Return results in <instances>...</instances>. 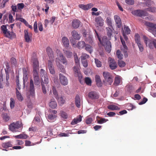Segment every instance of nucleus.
Segmentation results:
<instances>
[{
	"label": "nucleus",
	"mask_w": 156,
	"mask_h": 156,
	"mask_svg": "<svg viewBox=\"0 0 156 156\" xmlns=\"http://www.w3.org/2000/svg\"><path fill=\"white\" fill-rule=\"evenodd\" d=\"M96 36L101 45L104 46L106 50L109 53L111 50V44L110 42L107 40L106 37H103L100 38L97 32L95 31Z\"/></svg>",
	"instance_id": "obj_1"
},
{
	"label": "nucleus",
	"mask_w": 156,
	"mask_h": 156,
	"mask_svg": "<svg viewBox=\"0 0 156 156\" xmlns=\"http://www.w3.org/2000/svg\"><path fill=\"white\" fill-rule=\"evenodd\" d=\"M22 126V123L21 122L16 121L11 124L9 126V129L13 132H20V129Z\"/></svg>",
	"instance_id": "obj_2"
},
{
	"label": "nucleus",
	"mask_w": 156,
	"mask_h": 156,
	"mask_svg": "<svg viewBox=\"0 0 156 156\" xmlns=\"http://www.w3.org/2000/svg\"><path fill=\"white\" fill-rule=\"evenodd\" d=\"M56 62L57 67L60 68L62 67V63L64 64H66V60L62 54L60 53L59 54H58L56 60Z\"/></svg>",
	"instance_id": "obj_3"
},
{
	"label": "nucleus",
	"mask_w": 156,
	"mask_h": 156,
	"mask_svg": "<svg viewBox=\"0 0 156 156\" xmlns=\"http://www.w3.org/2000/svg\"><path fill=\"white\" fill-rule=\"evenodd\" d=\"M46 51L49 58V60L48 63V68H51L53 67L52 62L54 60L53 52L51 48L49 47L47 48Z\"/></svg>",
	"instance_id": "obj_4"
},
{
	"label": "nucleus",
	"mask_w": 156,
	"mask_h": 156,
	"mask_svg": "<svg viewBox=\"0 0 156 156\" xmlns=\"http://www.w3.org/2000/svg\"><path fill=\"white\" fill-rule=\"evenodd\" d=\"M103 74L105 81L108 84L111 85L113 80V77L112 75L108 72H103Z\"/></svg>",
	"instance_id": "obj_5"
},
{
	"label": "nucleus",
	"mask_w": 156,
	"mask_h": 156,
	"mask_svg": "<svg viewBox=\"0 0 156 156\" xmlns=\"http://www.w3.org/2000/svg\"><path fill=\"white\" fill-rule=\"evenodd\" d=\"M83 36L84 37V39L86 42L90 43H92L93 42L92 37L90 34V30H83Z\"/></svg>",
	"instance_id": "obj_6"
},
{
	"label": "nucleus",
	"mask_w": 156,
	"mask_h": 156,
	"mask_svg": "<svg viewBox=\"0 0 156 156\" xmlns=\"http://www.w3.org/2000/svg\"><path fill=\"white\" fill-rule=\"evenodd\" d=\"M34 94V89L33 81L32 79L30 80V90L27 93V95L28 98L33 96Z\"/></svg>",
	"instance_id": "obj_7"
},
{
	"label": "nucleus",
	"mask_w": 156,
	"mask_h": 156,
	"mask_svg": "<svg viewBox=\"0 0 156 156\" xmlns=\"http://www.w3.org/2000/svg\"><path fill=\"white\" fill-rule=\"evenodd\" d=\"M131 12L134 15L140 17L144 16H147L148 14L146 11L139 10H133Z\"/></svg>",
	"instance_id": "obj_8"
},
{
	"label": "nucleus",
	"mask_w": 156,
	"mask_h": 156,
	"mask_svg": "<svg viewBox=\"0 0 156 156\" xmlns=\"http://www.w3.org/2000/svg\"><path fill=\"white\" fill-rule=\"evenodd\" d=\"M120 40L122 44V46L121 47V50L123 52L124 56L125 58H126L128 56V54L127 53V48L126 46L125 41L122 39L121 37H120Z\"/></svg>",
	"instance_id": "obj_9"
},
{
	"label": "nucleus",
	"mask_w": 156,
	"mask_h": 156,
	"mask_svg": "<svg viewBox=\"0 0 156 156\" xmlns=\"http://www.w3.org/2000/svg\"><path fill=\"white\" fill-rule=\"evenodd\" d=\"M130 31V30L128 27L126 25L124 26L122 28V34L125 41H127L128 39L126 35L129 34Z\"/></svg>",
	"instance_id": "obj_10"
},
{
	"label": "nucleus",
	"mask_w": 156,
	"mask_h": 156,
	"mask_svg": "<svg viewBox=\"0 0 156 156\" xmlns=\"http://www.w3.org/2000/svg\"><path fill=\"white\" fill-rule=\"evenodd\" d=\"M33 75L34 83L38 85L40 83V79L38 72L36 69H34L33 71Z\"/></svg>",
	"instance_id": "obj_11"
},
{
	"label": "nucleus",
	"mask_w": 156,
	"mask_h": 156,
	"mask_svg": "<svg viewBox=\"0 0 156 156\" xmlns=\"http://www.w3.org/2000/svg\"><path fill=\"white\" fill-rule=\"evenodd\" d=\"M89 98L91 100L97 99L99 97V94L95 91H91L89 92L88 95Z\"/></svg>",
	"instance_id": "obj_12"
},
{
	"label": "nucleus",
	"mask_w": 156,
	"mask_h": 156,
	"mask_svg": "<svg viewBox=\"0 0 156 156\" xmlns=\"http://www.w3.org/2000/svg\"><path fill=\"white\" fill-rule=\"evenodd\" d=\"M70 42L74 47H77L80 49L83 48L85 45V43L83 41H79L77 45L75 44L76 43L75 41L74 40H70Z\"/></svg>",
	"instance_id": "obj_13"
},
{
	"label": "nucleus",
	"mask_w": 156,
	"mask_h": 156,
	"mask_svg": "<svg viewBox=\"0 0 156 156\" xmlns=\"http://www.w3.org/2000/svg\"><path fill=\"white\" fill-rule=\"evenodd\" d=\"M95 21V25L97 27H102L103 26L104 23V20L101 16L96 17Z\"/></svg>",
	"instance_id": "obj_14"
},
{
	"label": "nucleus",
	"mask_w": 156,
	"mask_h": 156,
	"mask_svg": "<svg viewBox=\"0 0 156 156\" xmlns=\"http://www.w3.org/2000/svg\"><path fill=\"white\" fill-rule=\"evenodd\" d=\"M108 62L110 68H115L117 67V65L114 59L109 57L108 58Z\"/></svg>",
	"instance_id": "obj_15"
},
{
	"label": "nucleus",
	"mask_w": 156,
	"mask_h": 156,
	"mask_svg": "<svg viewBox=\"0 0 156 156\" xmlns=\"http://www.w3.org/2000/svg\"><path fill=\"white\" fill-rule=\"evenodd\" d=\"M24 38L26 41L27 42H29L32 41V35L31 33H29L27 30L24 31Z\"/></svg>",
	"instance_id": "obj_16"
},
{
	"label": "nucleus",
	"mask_w": 156,
	"mask_h": 156,
	"mask_svg": "<svg viewBox=\"0 0 156 156\" xmlns=\"http://www.w3.org/2000/svg\"><path fill=\"white\" fill-rule=\"evenodd\" d=\"M94 5L93 4L90 3L87 5L82 4H80L78 6L79 8L83 10H87L91 8Z\"/></svg>",
	"instance_id": "obj_17"
},
{
	"label": "nucleus",
	"mask_w": 156,
	"mask_h": 156,
	"mask_svg": "<svg viewBox=\"0 0 156 156\" xmlns=\"http://www.w3.org/2000/svg\"><path fill=\"white\" fill-rule=\"evenodd\" d=\"M59 76L61 83L63 85H67L68 83L67 78L61 73L59 74Z\"/></svg>",
	"instance_id": "obj_18"
},
{
	"label": "nucleus",
	"mask_w": 156,
	"mask_h": 156,
	"mask_svg": "<svg viewBox=\"0 0 156 156\" xmlns=\"http://www.w3.org/2000/svg\"><path fill=\"white\" fill-rule=\"evenodd\" d=\"M114 19L117 27L118 28L120 27L122 23L120 17L117 15H115L114 16Z\"/></svg>",
	"instance_id": "obj_19"
},
{
	"label": "nucleus",
	"mask_w": 156,
	"mask_h": 156,
	"mask_svg": "<svg viewBox=\"0 0 156 156\" xmlns=\"http://www.w3.org/2000/svg\"><path fill=\"white\" fill-rule=\"evenodd\" d=\"M74 74L75 76H77L78 77L79 81L81 83V79L82 78V76L81 73L80 72L79 69H74Z\"/></svg>",
	"instance_id": "obj_20"
},
{
	"label": "nucleus",
	"mask_w": 156,
	"mask_h": 156,
	"mask_svg": "<svg viewBox=\"0 0 156 156\" xmlns=\"http://www.w3.org/2000/svg\"><path fill=\"white\" fill-rule=\"evenodd\" d=\"M82 116L81 115H79L76 118L74 119L71 122V124L72 125H74L80 122L82 120Z\"/></svg>",
	"instance_id": "obj_21"
},
{
	"label": "nucleus",
	"mask_w": 156,
	"mask_h": 156,
	"mask_svg": "<svg viewBox=\"0 0 156 156\" xmlns=\"http://www.w3.org/2000/svg\"><path fill=\"white\" fill-rule=\"evenodd\" d=\"M56 117L55 114H49L48 116L47 120L50 122H53L55 120Z\"/></svg>",
	"instance_id": "obj_22"
},
{
	"label": "nucleus",
	"mask_w": 156,
	"mask_h": 156,
	"mask_svg": "<svg viewBox=\"0 0 156 156\" xmlns=\"http://www.w3.org/2000/svg\"><path fill=\"white\" fill-rule=\"evenodd\" d=\"M75 102L76 106L79 108L80 105V98L79 95H76L75 98Z\"/></svg>",
	"instance_id": "obj_23"
},
{
	"label": "nucleus",
	"mask_w": 156,
	"mask_h": 156,
	"mask_svg": "<svg viewBox=\"0 0 156 156\" xmlns=\"http://www.w3.org/2000/svg\"><path fill=\"white\" fill-rule=\"evenodd\" d=\"M5 35L6 37L11 39L14 38L16 37V35L14 33L12 32H10L8 31H7Z\"/></svg>",
	"instance_id": "obj_24"
},
{
	"label": "nucleus",
	"mask_w": 156,
	"mask_h": 156,
	"mask_svg": "<svg viewBox=\"0 0 156 156\" xmlns=\"http://www.w3.org/2000/svg\"><path fill=\"white\" fill-rule=\"evenodd\" d=\"M49 106L52 108H55L57 106V103L54 99H51L49 103Z\"/></svg>",
	"instance_id": "obj_25"
},
{
	"label": "nucleus",
	"mask_w": 156,
	"mask_h": 156,
	"mask_svg": "<svg viewBox=\"0 0 156 156\" xmlns=\"http://www.w3.org/2000/svg\"><path fill=\"white\" fill-rule=\"evenodd\" d=\"M95 80L97 86L98 87L101 86L102 83L100 76L99 75H96L95 76Z\"/></svg>",
	"instance_id": "obj_26"
},
{
	"label": "nucleus",
	"mask_w": 156,
	"mask_h": 156,
	"mask_svg": "<svg viewBox=\"0 0 156 156\" xmlns=\"http://www.w3.org/2000/svg\"><path fill=\"white\" fill-rule=\"evenodd\" d=\"M72 35L74 38L76 40H79L80 39V36L78 33L75 30L73 31L71 33Z\"/></svg>",
	"instance_id": "obj_27"
},
{
	"label": "nucleus",
	"mask_w": 156,
	"mask_h": 156,
	"mask_svg": "<svg viewBox=\"0 0 156 156\" xmlns=\"http://www.w3.org/2000/svg\"><path fill=\"white\" fill-rule=\"evenodd\" d=\"M2 147L5 149H7L9 147H12V144L11 143V142L10 141H9L5 143H3L2 145Z\"/></svg>",
	"instance_id": "obj_28"
},
{
	"label": "nucleus",
	"mask_w": 156,
	"mask_h": 156,
	"mask_svg": "<svg viewBox=\"0 0 156 156\" xmlns=\"http://www.w3.org/2000/svg\"><path fill=\"white\" fill-rule=\"evenodd\" d=\"M23 84L24 85L25 82L27 81L28 79V72L26 70V69H23Z\"/></svg>",
	"instance_id": "obj_29"
},
{
	"label": "nucleus",
	"mask_w": 156,
	"mask_h": 156,
	"mask_svg": "<svg viewBox=\"0 0 156 156\" xmlns=\"http://www.w3.org/2000/svg\"><path fill=\"white\" fill-rule=\"evenodd\" d=\"M62 43L65 47H67L69 46V41L68 39L65 37L62 38Z\"/></svg>",
	"instance_id": "obj_30"
},
{
	"label": "nucleus",
	"mask_w": 156,
	"mask_h": 156,
	"mask_svg": "<svg viewBox=\"0 0 156 156\" xmlns=\"http://www.w3.org/2000/svg\"><path fill=\"white\" fill-rule=\"evenodd\" d=\"M28 136L27 134H21L20 135L15 136V137L16 139H27Z\"/></svg>",
	"instance_id": "obj_31"
},
{
	"label": "nucleus",
	"mask_w": 156,
	"mask_h": 156,
	"mask_svg": "<svg viewBox=\"0 0 156 156\" xmlns=\"http://www.w3.org/2000/svg\"><path fill=\"white\" fill-rule=\"evenodd\" d=\"M80 24V21L78 20H74L72 22V26L75 28H78Z\"/></svg>",
	"instance_id": "obj_32"
},
{
	"label": "nucleus",
	"mask_w": 156,
	"mask_h": 156,
	"mask_svg": "<svg viewBox=\"0 0 156 156\" xmlns=\"http://www.w3.org/2000/svg\"><path fill=\"white\" fill-rule=\"evenodd\" d=\"M108 109L111 110H119L120 109V108L117 106L113 105H109L108 106Z\"/></svg>",
	"instance_id": "obj_33"
},
{
	"label": "nucleus",
	"mask_w": 156,
	"mask_h": 156,
	"mask_svg": "<svg viewBox=\"0 0 156 156\" xmlns=\"http://www.w3.org/2000/svg\"><path fill=\"white\" fill-rule=\"evenodd\" d=\"M107 35L109 36H111L112 34L113 29L112 27H109L106 28Z\"/></svg>",
	"instance_id": "obj_34"
},
{
	"label": "nucleus",
	"mask_w": 156,
	"mask_h": 156,
	"mask_svg": "<svg viewBox=\"0 0 156 156\" xmlns=\"http://www.w3.org/2000/svg\"><path fill=\"white\" fill-rule=\"evenodd\" d=\"M16 96L17 99L20 101H22L23 100V98L21 94L20 93L19 91L16 89Z\"/></svg>",
	"instance_id": "obj_35"
},
{
	"label": "nucleus",
	"mask_w": 156,
	"mask_h": 156,
	"mask_svg": "<svg viewBox=\"0 0 156 156\" xmlns=\"http://www.w3.org/2000/svg\"><path fill=\"white\" fill-rule=\"evenodd\" d=\"M33 66L34 68L39 67V62L37 59L36 58H34L33 59Z\"/></svg>",
	"instance_id": "obj_36"
},
{
	"label": "nucleus",
	"mask_w": 156,
	"mask_h": 156,
	"mask_svg": "<svg viewBox=\"0 0 156 156\" xmlns=\"http://www.w3.org/2000/svg\"><path fill=\"white\" fill-rule=\"evenodd\" d=\"M41 78L43 82L42 83H45L47 86V84L48 83V79L47 75H45L44 76H42Z\"/></svg>",
	"instance_id": "obj_37"
},
{
	"label": "nucleus",
	"mask_w": 156,
	"mask_h": 156,
	"mask_svg": "<svg viewBox=\"0 0 156 156\" xmlns=\"http://www.w3.org/2000/svg\"><path fill=\"white\" fill-rule=\"evenodd\" d=\"M56 98L60 105H62L64 104L65 101L62 97H58V96L57 97H56Z\"/></svg>",
	"instance_id": "obj_38"
},
{
	"label": "nucleus",
	"mask_w": 156,
	"mask_h": 156,
	"mask_svg": "<svg viewBox=\"0 0 156 156\" xmlns=\"http://www.w3.org/2000/svg\"><path fill=\"white\" fill-rule=\"evenodd\" d=\"M74 56L75 59V61L76 64L77 66L76 67H75L74 68H78L80 66L79 65V60L78 59L77 56L76 54H75L74 55Z\"/></svg>",
	"instance_id": "obj_39"
},
{
	"label": "nucleus",
	"mask_w": 156,
	"mask_h": 156,
	"mask_svg": "<svg viewBox=\"0 0 156 156\" xmlns=\"http://www.w3.org/2000/svg\"><path fill=\"white\" fill-rule=\"evenodd\" d=\"M145 24L152 28H154V29H156V24L151 23L150 22H146L144 23Z\"/></svg>",
	"instance_id": "obj_40"
},
{
	"label": "nucleus",
	"mask_w": 156,
	"mask_h": 156,
	"mask_svg": "<svg viewBox=\"0 0 156 156\" xmlns=\"http://www.w3.org/2000/svg\"><path fill=\"white\" fill-rule=\"evenodd\" d=\"M60 116L63 119H67L68 117V115L67 113L65 112L61 111L60 113Z\"/></svg>",
	"instance_id": "obj_41"
},
{
	"label": "nucleus",
	"mask_w": 156,
	"mask_h": 156,
	"mask_svg": "<svg viewBox=\"0 0 156 156\" xmlns=\"http://www.w3.org/2000/svg\"><path fill=\"white\" fill-rule=\"evenodd\" d=\"M116 56L119 59H122L123 58V55L121 53V51L119 50L117 51L116 53Z\"/></svg>",
	"instance_id": "obj_42"
},
{
	"label": "nucleus",
	"mask_w": 156,
	"mask_h": 156,
	"mask_svg": "<svg viewBox=\"0 0 156 156\" xmlns=\"http://www.w3.org/2000/svg\"><path fill=\"white\" fill-rule=\"evenodd\" d=\"M146 11H147L152 13H156V7H151L145 9Z\"/></svg>",
	"instance_id": "obj_43"
},
{
	"label": "nucleus",
	"mask_w": 156,
	"mask_h": 156,
	"mask_svg": "<svg viewBox=\"0 0 156 156\" xmlns=\"http://www.w3.org/2000/svg\"><path fill=\"white\" fill-rule=\"evenodd\" d=\"M121 79L119 76H117L115 78L114 84L116 86L118 85L120 83Z\"/></svg>",
	"instance_id": "obj_44"
},
{
	"label": "nucleus",
	"mask_w": 156,
	"mask_h": 156,
	"mask_svg": "<svg viewBox=\"0 0 156 156\" xmlns=\"http://www.w3.org/2000/svg\"><path fill=\"white\" fill-rule=\"evenodd\" d=\"M23 144L24 142L23 141L18 140H16L14 142V144L15 145H21Z\"/></svg>",
	"instance_id": "obj_45"
},
{
	"label": "nucleus",
	"mask_w": 156,
	"mask_h": 156,
	"mask_svg": "<svg viewBox=\"0 0 156 156\" xmlns=\"http://www.w3.org/2000/svg\"><path fill=\"white\" fill-rule=\"evenodd\" d=\"M108 120L105 118H100V120H97V123L98 124H102L108 121Z\"/></svg>",
	"instance_id": "obj_46"
},
{
	"label": "nucleus",
	"mask_w": 156,
	"mask_h": 156,
	"mask_svg": "<svg viewBox=\"0 0 156 156\" xmlns=\"http://www.w3.org/2000/svg\"><path fill=\"white\" fill-rule=\"evenodd\" d=\"M85 49L87 51H89L90 53L92 52L93 49L92 47L88 44L85 45Z\"/></svg>",
	"instance_id": "obj_47"
},
{
	"label": "nucleus",
	"mask_w": 156,
	"mask_h": 156,
	"mask_svg": "<svg viewBox=\"0 0 156 156\" xmlns=\"http://www.w3.org/2000/svg\"><path fill=\"white\" fill-rule=\"evenodd\" d=\"M10 108L11 109L13 108L15 106V101L12 98L10 99Z\"/></svg>",
	"instance_id": "obj_48"
},
{
	"label": "nucleus",
	"mask_w": 156,
	"mask_h": 156,
	"mask_svg": "<svg viewBox=\"0 0 156 156\" xmlns=\"http://www.w3.org/2000/svg\"><path fill=\"white\" fill-rule=\"evenodd\" d=\"M1 29L4 35L8 31V30L7 29L6 26L5 25H2L1 27Z\"/></svg>",
	"instance_id": "obj_49"
},
{
	"label": "nucleus",
	"mask_w": 156,
	"mask_h": 156,
	"mask_svg": "<svg viewBox=\"0 0 156 156\" xmlns=\"http://www.w3.org/2000/svg\"><path fill=\"white\" fill-rule=\"evenodd\" d=\"M136 44L138 47L140 51L141 52L143 51L144 50V47L143 45L141 43V42H138Z\"/></svg>",
	"instance_id": "obj_50"
},
{
	"label": "nucleus",
	"mask_w": 156,
	"mask_h": 156,
	"mask_svg": "<svg viewBox=\"0 0 156 156\" xmlns=\"http://www.w3.org/2000/svg\"><path fill=\"white\" fill-rule=\"evenodd\" d=\"M106 23L109 27H112V23L111 19L110 17H107L106 19Z\"/></svg>",
	"instance_id": "obj_51"
},
{
	"label": "nucleus",
	"mask_w": 156,
	"mask_h": 156,
	"mask_svg": "<svg viewBox=\"0 0 156 156\" xmlns=\"http://www.w3.org/2000/svg\"><path fill=\"white\" fill-rule=\"evenodd\" d=\"M3 115V119L5 121L7 122L9 120L10 117L7 114H4Z\"/></svg>",
	"instance_id": "obj_52"
},
{
	"label": "nucleus",
	"mask_w": 156,
	"mask_h": 156,
	"mask_svg": "<svg viewBox=\"0 0 156 156\" xmlns=\"http://www.w3.org/2000/svg\"><path fill=\"white\" fill-rule=\"evenodd\" d=\"M118 64L120 67H123L126 65V63L124 62L122 60H118Z\"/></svg>",
	"instance_id": "obj_53"
},
{
	"label": "nucleus",
	"mask_w": 156,
	"mask_h": 156,
	"mask_svg": "<svg viewBox=\"0 0 156 156\" xmlns=\"http://www.w3.org/2000/svg\"><path fill=\"white\" fill-rule=\"evenodd\" d=\"M149 31L151 33L153 34L156 37V30L154 28H152L150 27L148 29Z\"/></svg>",
	"instance_id": "obj_54"
},
{
	"label": "nucleus",
	"mask_w": 156,
	"mask_h": 156,
	"mask_svg": "<svg viewBox=\"0 0 156 156\" xmlns=\"http://www.w3.org/2000/svg\"><path fill=\"white\" fill-rule=\"evenodd\" d=\"M135 41L136 43L138 42H140V36L139 35L137 34H136L135 36Z\"/></svg>",
	"instance_id": "obj_55"
},
{
	"label": "nucleus",
	"mask_w": 156,
	"mask_h": 156,
	"mask_svg": "<svg viewBox=\"0 0 156 156\" xmlns=\"http://www.w3.org/2000/svg\"><path fill=\"white\" fill-rule=\"evenodd\" d=\"M95 62L97 67H101V63L98 59L95 58Z\"/></svg>",
	"instance_id": "obj_56"
},
{
	"label": "nucleus",
	"mask_w": 156,
	"mask_h": 156,
	"mask_svg": "<svg viewBox=\"0 0 156 156\" xmlns=\"http://www.w3.org/2000/svg\"><path fill=\"white\" fill-rule=\"evenodd\" d=\"M17 6L18 9L21 10L24 7L25 5L23 3H20L18 4Z\"/></svg>",
	"instance_id": "obj_57"
},
{
	"label": "nucleus",
	"mask_w": 156,
	"mask_h": 156,
	"mask_svg": "<svg viewBox=\"0 0 156 156\" xmlns=\"http://www.w3.org/2000/svg\"><path fill=\"white\" fill-rule=\"evenodd\" d=\"M85 82L87 85H90L91 83V79L89 77L86 78L85 79Z\"/></svg>",
	"instance_id": "obj_58"
},
{
	"label": "nucleus",
	"mask_w": 156,
	"mask_h": 156,
	"mask_svg": "<svg viewBox=\"0 0 156 156\" xmlns=\"http://www.w3.org/2000/svg\"><path fill=\"white\" fill-rule=\"evenodd\" d=\"M89 56L86 54H83L81 56V61L85 60L88 58Z\"/></svg>",
	"instance_id": "obj_59"
},
{
	"label": "nucleus",
	"mask_w": 156,
	"mask_h": 156,
	"mask_svg": "<svg viewBox=\"0 0 156 156\" xmlns=\"http://www.w3.org/2000/svg\"><path fill=\"white\" fill-rule=\"evenodd\" d=\"M93 121L92 119L91 118H87L85 121L86 123L87 124H91Z\"/></svg>",
	"instance_id": "obj_60"
},
{
	"label": "nucleus",
	"mask_w": 156,
	"mask_h": 156,
	"mask_svg": "<svg viewBox=\"0 0 156 156\" xmlns=\"http://www.w3.org/2000/svg\"><path fill=\"white\" fill-rule=\"evenodd\" d=\"M35 144H31V142L30 140H26L25 141V146H30L31 145H34Z\"/></svg>",
	"instance_id": "obj_61"
},
{
	"label": "nucleus",
	"mask_w": 156,
	"mask_h": 156,
	"mask_svg": "<svg viewBox=\"0 0 156 156\" xmlns=\"http://www.w3.org/2000/svg\"><path fill=\"white\" fill-rule=\"evenodd\" d=\"M125 2L126 3L129 5H133L134 3L133 0H125Z\"/></svg>",
	"instance_id": "obj_62"
},
{
	"label": "nucleus",
	"mask_w": 156,
	"mask_h": 156,
	"mask_svg": "<svg viewBox=\"0 0 156 156\" xmlns=\"http://www.w3.org/2000/svg\"><path fill=\"white\" fill-rule=\"evenodd\" d=\"M147 99L145 97H144L142 101H141V102H140L139 103V105H142L143 104H145L147 101Z\"/></svg>",
	"instance_id": "obj_63"
},
{
	"label": "nucleus",
	"mask_w": 156,
	"mask_h": 156,
	"mask_svg": "<svg viewBox=\"0 0 156 156\" xmlns=\"http://www.w3.org/2000/svg\"><path fill=\"white\" fill-rule=\"evenodd\" d=\"M9 22L10 23H12L14 20L13 18V16L11 14H9Z\"/></svg>",
	"instance_id": "obj_64"
}]
</instances>
